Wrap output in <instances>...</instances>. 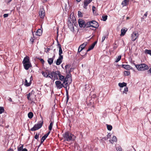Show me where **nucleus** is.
I'll return each instance as SVG.
<instances>
[{
	"mask_svg": "<svg viewBox=\"0 0 151 151\" xmlns=\"http://www.w3.org/2000/svg\"><path fill=\"white\" fill-rule=\"evenodd\" d=\"M58 77L59 79L60 80L63 81V83H64L65 82L69 81L72 80L71 76L69 74L67 75L65 77L64 76L62 75L60 72Z\"/></svg>",
	"mask_w": 151,
	"mask_h": 151,
	"instance_id": "f257e3e1",
	"label": "nucleus"
},
{
	"mask_svg": "<svg viewBox=\"0 0 151 151\" xmlns=\"http://www.w3.org/2000/svg\"><path fill=\"white\" fill-rule=\"evenodd\" d=\"M74 135L68 132H65L62 134L63 138L65 141H70L73 140V137Z\"/></svg>",
	"mask_w": 151,
	"mask_h": 151,
	"instance_id": "f03ea898",
	"label": "nucleus"
},
{
	"mask_svg": "<svg viewBox=\"0 0 151 151\" xmlns=\"http://www.w3.org/2000/svg\"><path fill=\"white\" fill-rule=\"evenodd\" d=\"M60 72L58 70L55 72L53 71L50 72V75L49 77L53 80H58V76L59 75Z\"/></svg>",
	"mask_w": 151,
	"mask_h": 151,
	"instance_id": "7ed1b4c3",
	"label": "nucleus"
},
{
	"mask_svg": "<svg viewBox=\"0 0 151 151\" xmlns=\"http://www.w3.org/2000/svg\"><path fill=\"white\" fill-rule=\"evenodd\" d=\"M135 65L137 69L139 70H147L149 68L148 66L144 63L139 65Z\"/></svg>",
	"mask_w": 151,
	"mask_h": 151,
	"instance_id": "20e7f679",
	"label": "nucleus"
},
{
	"mask_svg": "<svg viewBox=\"0 0 151 151\" xmlns=\"http://www.w3.org/2000/svg\"><path fill=\"white\" fill-rule=\"evenodd\" d=\"M42 119V120L40 121V123L39 124H35L34 127L31 129L30 130L31 131H35L37 130L41 127L42 126L43 121V118L41 117Z\"/></svg>",
	"mask_w": 151,
	"mask_h": 151,
	"instance_id": "39448f33",
	"label": "nucleus"
},
{
	"mask_svg": "<svg viewBox=\"0 0 151 151\" xmlns=\"http://www.w3.org/2000/svg\"><path fill=\"white\" fill-rule=\"evenodd\" d=\"M35 92L32 91L31 92L27 94V99L32 102H34L35 100L36 95H34Z\"/></svg>",
	"mask_w": 151,
	"mask_h": 151,
	"instance_id": "423d86ee",
	"label": "nucleus"
},
{
	"mask_svg": "<svg viewBox=\"0 0 151 151\" xmlns=\"http://www.w3.org/2000/svg\"><path fill=\"white\" fill-rule=\"evenodd\" d=\"M72 80L69 81L65 82L63 84L64 86H63L64 88L66 90V95L67 96V101L69 99L68 98V91L67 90V87L69 86V85L71 83V82Z\"/></svg>",
	"mask_w": 151,
	"mask_h": 151,
	"instance_id": "0eeeda50",
	"label": "nucleus"
},
{
	"mask_svg": "<svg viewBox=\"0 0 151 151\" xmlns=\"http://www.w3.org/2000/svg\"><path fill=\"white\" fill-rule=\"evenodd\" d=\"M55 84L57 88L58 89H60L64 86L63 84L64 83H62L60 81H57L55 82Z\"/></svg>",
	"mask_w": 151,
	"mask_h": 151,
	"instance_id": "6e6552de",
	"label": "nucleus"
},
{
	"mask_svg": "<svg viewBox=\"0 0 151 151\" xmlns=\"http://www.w3.org/2000/svg\"><path fill=\"white\" fill-rule=\"evenodd\" d=\"M78 23L80 27H85V22L82 19H79L78 20Z\"/></svg>",
	"mask_w": 151,
	"mask_h": 151,
	"instance_id": "1a4fd4ad",
	"label": "nucleus"
},
{
	"mask_svg": "<svg viewBox=\"0 0 151 151\" xmlns=\"http://www.w3.org/2000/svg\"><path fill=\"white\" fill-rule=\"evenodd\" d=\"M138 35L139 34L137 32H134L131 35L132 40L133 41H134L138 37Z\"/></svg>",
	"mask_w": 151,
	"mask_h": 151,
	"instance_id": "9d476101",
	"label": "nucleus"
},
{
	"mask_svg": "<svg viewBox=\"0 0 151 151\" xmlns=\"http://www.w3.org/2000/svg\"><path fill=\"white\" fill-rule=\"evenodd\" d=\"M91 27L95 28L98 27L99 26L98 23L94 20L91 21Z\"/></svg>",
	"mask_w": 151,
	"mask_h": 151,
	"instance_id": "9b49d317",
	"label": "nucleus"
},
{
	"mask_svg": "<svg viewBox=\"0 0 151 151\" xmlns=\"http://www.w3.org/2000/svg\"><path fill=\"white\" fill-rule=\"evenodd\" d=\"M70 64H67L65 66V69L66 70V73H68V74L69 75H70V73L71 71V70L72 68H70V70L69 69L70 68Z\"/></svg>",
	"mask_w": 151,
	"mask_h": 151,
	"instance_id": "f8f14e48",
	"label": "nucleus"
},
{
	"mask_svg": "<svg viewBox=\"0 0 151 151\" xmlns=\"http://www.w3.org/2000/svg\"><path fill=\"white\" fill-rule=\"evenodd\" d=\"M45 11L44 9H41L39 12V15L41 18L43 19L45 16Z\"/></svg>",
	"mask_w": 151,
	"mask_h": 151,
	"instance_id": "ddd939ff",
	"label": "nucleus"
},
{
	"mask_svg": "<svg viewBox=\"0 0 151 151\" xmlns=\"http://www.w3.org/2000/svg\"><path fill=\"white\" fill-rule=\"evenodd\" d=\"M50 71L47 70L45 71H42V73L44 77L47 78V77H49V76L50 75Z\"/></svg>",
	"mask_w": 151,
	"mask_h": 151,
	"instance_id": "4468645a",
	"label": "nucleus"
},
{
	"mask_svg": "<svg viewBox=\"0 0 151 151\" xmlns=\"http://www.w3.org/2000/svg\"><path fill=\"white\" fill-rule=\"evenodd\" d=\"M97 41H95L92 44V45L90 46L88 48V49L86 50V52L85 53V55H86L87 54V52L90 50H91L93 49V48L94 47L95 45H96V44L97 43Z\"/></svg>",
	"mask_w": 151,
	"mask_h": 151,
	"instance_id": "2eb2a0df",
	"label": "nucleus"
},
{
	"mask_svg": "<svg viewBox=\"0 0 151 151\" xmlns=\"http://www.w3.org/2000/svg\"><path fill=\"white\" fill-rule=\"evenodd\" d=\"M23 64L24 68L26 70H28L32 66L30 62L28 63Z\"/></svg>",
	"mask_w": 151,
	"mask_h": 151,
	"instance_id": "dca6fc26",
	"label": "nucleus"
},
{
	"mask_svg": "<svg viewBox=\"0 0 151 151\" xmlns=\"http://www.w3.org/2000/svg\"><path fill=\"white\" fill-rule=\"evenodd\" d=\"M87 42H84L83 44L80 45L79 47V49L81 48L79 52H81V51L87 45Z\"/></svg>",
	"mask_w": 151,
	"mask_h": 151,
	"instance_id": "f3484780",
	"label": "nucleus"
},
{
	"mask_svg": "<svg viewBox=\"0 0 151 151\" xmlns=\"http://www.w3.org/2000/svg\"><path fill=\"white\" fill-rule=\"evenodd\" d=\"M92 0H85L84 1L83 7L85 9L87 8V6L92 1Z\"/></svg>",
	"mask_w": 151,
	"mask_h": 151,
	"instance_id": "a211bd4d",
	"label": "nucleus"
},
{
	"mask_svg": "<svg viewBox=\"0 0 151 151\" xmlns=\"http://www.w3.org/2000/svg\"><path fill=\"white\" fill-rule=\"evenodd\" d=\"M30 61L29 60V58L28 56H26L23 59V60L22 61V63L25 64L26 63H30Z\"/></svg>",
	"mask_w": 151,
	"mask_h": 151,
	"instance_id": "6ab92c4d",
	"label": "nucleus"
},
{
	"mask_svg": "<svg viewBox=\"0 0 151 151\" xmlns=\"http://www.w3.org/2000/svg\"><path fill=\"white\" fill-rule=\"evenodd\" d=\"M50 133V131H49L47 133L42 137L41 140V144H42L44 142V140L46 139Z\"/></svg>",
	"mask_w": 151,
	"mask_h": 151,
	"instance_id": "aec40b11",
	"label": "nucleus"
},
{
	"mask_svg": "<svg viewBox=\"0 0 151 151\" xmlns=\"http://www.w3.org/2000/svg\"><path fill=\"white\" fill-rule=\"evenodd\" d=\"M129 0H124L122 1L121 5L123 7L127 6L129 4Z\"/></svg>",
	"mask_w": 151,
	"mask_h": 151,
	"instance_id": "412c9836",
	"label": "nucleus"
},
{
	"mask_svg": "<svg viewBox=\"0 0 151 151\" xmlns=\"http://www.w3.org/2000/svg\"><path fill=\"white\" fill-rule=\"evenodd\" d=\"M55 57V55H54L52 58H48L47 60V61L48 64L50 65H51Z\"/></svg>",
	"mask_w": 151,
	"mask_h": 151,
	"instance_id": "4be33fe9",
	"label": "nucleus"
},
{
	"mask_svg": "<svg viewBox=\"0 0 151 151\" xmlns=\"http://www.w3.org/2000/svg\"><path fill=\"white\" fill-rule=\"evenodd\" d=\"M57 42L58 43V45L59 48V55H61L63 53V51L61 48V45L58 43V41H57Z\"/></svg>",
	"mask_w": 151,
	"mask_h": 151,
	"instance_id": "5701e85b",
	"label": "nucleus"
},
{
	"mask_svg": "<svg viewBox=\"0 0 151 151\" xmlns=\"http://www.w3.org/2000/svg\"><path fill=\"white\" fill-rule=\"evenodd\" d=\"M117 140V139L116 137L115 136H114L112 139L109 140L111 144H113L115 142H116Z\"/></svg>",
	"mask_w": 151,
	"mask_h": 151,
	"instance_id": "b1692460",
	"label": "nucleus"
},
{
	"mask_svg": "<svg viewBox=\"0 0 151 151\" xmlns=\"http://www.w3.org/2000/svg\"><path fill=\"white\" fill-rule=\"evenodd\" d=\"M122 67L127 70H129L131 68V67L128 65H122Z\"/></svg>",
	"mask_w": 151,
	"mask_h": 151,
	"instance_id": "393cba45",
	"label": "nucleus"
},
{
	"mask_svg": "<svg viewBox=\"0 0 151 151\" xmlns=\"http://www.w3.org/2000/svg\"><path fill=\"white\" fill-rule=\"evenodd\" d=\"M42 31L40 29H38L37 30L36 35L38 36H40L42 34Z\"/></svg>",
	"mask_w": 151,
	"mask_h": 151,
	"instance_id": "a878e982",
	"label": "nucleus"
},
{
	"mask_svg": "<svg viewBox=\"0 0 151 151\" xmlns=\"http://www.w3.org/2000/svg\"><path fill=\"white\" fill-rule=\"evenodd\" d=\"M127 31V30H126L125 29H122L121 30V33L120 34V36H124L125 35Z\"/></svg>",
	"mask_w": 151,
	"mask_h": 151,
	"instance_id": "bb28decb",
	"label": "nucleus"
},
{
	"mask_svg": "<svg viewBox=\"0 0 151 151\" xmlns=\"http://www.w3.org/2000/svg\"><path fill=\"white\" fill-rule=\"evenodd\" d=\"M31 82H29L28 83L27 80L25 79V81L24 83V84L26 86L28 87L29 86L31 85Z\"/></svg>",
	"mask_w": 151,
	"mask_h": 151,
	"instance_id": "cd10ccee",
	"label": "nucleus"
},
{
	"mask_svg": "<svg viewBox=\"0 0 151 151\" xmlns=\"http://www.w3.org/2000/svg\"><path fill=\"white\" fill-rule=\"evenodd\" d=\"M68 27L71 30H74V27L73 26V24H72L71 22H70V23L68 24Z\"/></svg>",
	"mask_w": 151,
	"mask_h": 151,
	"instance_id": "c85d7f7f",
	"label": "nucleus"
},
{
	"mask_svg": "<svg viewBox=\"0 0 151 151\" xmlns=\"http://www.w3.org/2000/svg\"><path fill=\"white\" fill-rule=\"evenodd\" d=\"M118 85L120 87H123L126 86L127 83L124 82H123V83H119Z\"/></svg>",
	"mask_w": 151,
	"mask_h": 151,
	"instance_id": "c756f323",
	"label": "nucleus"
},
{
	"mask_svg": "<svg viewBox=\"0 0 151 151\" xmlns=\"http://www.w3.org/2000/svg\"><path fill=\"white\" fill-rule=\"evenodd\" d=\"M53 124V123L52 122H51L50 123L49 126L48 127V129L50 131H50L51 130Z\"/></svg>",
	"mask_w": 151,
	"mask_h": 151,
	"instance_id": "7c9ffc66",
	"label": "nucleus"
},
{
	"mask_svg": "<svg viewBox=\"0 0 151 151\" xmlns=\"http://www.w3.org/2000/svg\"><path fill=\"white\" fill-rule=\"evenodd\" d=\"M85 27L86 28L91 27V21L88 22L85 24Z\"/></svg>",
	"mask_w": 151,
	"mask_h": 151,
	"instance_id": "2f4dec72",
	"label": "nucleus"
},
{
	"mask_svg": "<svg viewBox=\"0 0 151 151\" xmlns=\"http://www.w3.org/2000/svg\"><path fill=\"white\" fill-rule=\"evenodd\" d=\"M145 53L146 54H149L151 56V50L146 49L145 51Z\"/></svg>",
	"mask_w": 151,
	"mask_h": 151,
	"instance_id": "473e14b6",
	"label": "nucleus"
},
{
	"mask_svg": "<svg viewBox=\"0 0 151 151\" xmlns=\"http://www.w3.org/2000/svg\"><path fill=\"white\" fill-rule=\"evenodd\" d=\"M28 116L29 118L31 119L33 117V114L32 112H30L28 113Z\"/></svg>",
	"mask_w": 151,
	"mask_h": 151,
	"instance_id": "72a5a7b5",
	"label": "nucleus"
},
{
	"mask_svg": "<svg viewBox=\"0 0 151 151\" xmlns=\"http://www.w3.org/2000/svg\"><path fill=\"white\" fill-rule=\"evenodd\" d=\"M106 125L107 126V128L108 130L111 131V130L112 127V126L111 125H109L108 124H106Z\"/></svg>",
	"mask_w": 151,
	"mask_h": 151,
	"instance_id": "f704fd0d",
	"label": "nucleus"
},
{
	"mask_svg": "<svg viewBox=\"0 0 151 151\" xmlns=\"http://www.w3.org/2000/svg\"><path fill=\"white\" fill-rule=\"evenodd\" d=\"M32 34H33V37H31L30 39V41L31 42L32 44L34 42V38L35 37H34V35L33 33H32Z\"/></svg>",
	"mask_w": 151,
	"mask_h": 151,
	"instance_id": "c9c22d12",
	"label": "nucleus"
},
{
	"mask_svg": "<svg viewBox=\"0 0 151 151\" xmlns=\"http://www.w3.org/2000/svg\"><path fill=\"white\" fill-rule=\"evenodd\" d=\"M62 60H60L58 59L56 61V64L57 65H59L60 64V63H62Z\"/></svg>",
	"mask_w": 151,
	"mask_h": 151,
	"instance_id": "e433bc0d",
	"label": "nucleus"
},
{
	"mask_svg": "<svg viewBox=\"0 0 151 151\" xmlns=\"http://www.w3.org/2000/svg\"><path fill=\"white\" fill-rule=\"evenodd\" d=\"M4 110V109L3 107H0V114L3 113Z\"/></svg>",
	"mask_w": 151,
	"mask_h": 151,
	"instance_id": "4c0bfd02",
	"label": "nucleus"
},
{
	"mask_svg": "<svg viewBox=\"0 0 151 151\" xmlns=\"http://www.w3.org/2000/svg\"><path fill=\"white\" fill-rule=\"evenodd\" d=\"M124 74L125 76H129V75L130 74V71H125L124 72Z\"/></svg>",
	"mask_w": 151,
	"mask_h": 151,
	"instance_id": "58836bf2",
	"label": "nucleus"
},
{
	"mask_svg": "<svg viewBox=\"0 0 151 151\" xmlns=\"http://www.w3.org/2000/svg\"><path fill=\"white\" fill-rule=\"evenodd\" d=\"M121 56L119 55L118 57V58H117L116 60L115 61V62L116 63L118 62L121 59Z\"/></svg>",
	"mask_w": 151,
	"mask_h": 151,
	"instance_id": "ea45409f",
	"label": "nucleus"
},
{
	"mask_svg": "<svg viewBox=\"0 0 151 151\" xmlns=\"http://www.w3.org/2000/svg\"><path fill=\"white\" fill-rule=\"evenodd\" d=\"M107 18V15L103 16H102V18L103 19V20L104 21H105L106 20Z\"/></svg>",
	"mask_w": 151,
	"mask_h": 151,
	"instance_id": "a19ab883",
	"label": "nucleus"
},
{
	"mask_svg": "<svg viewBox=\"0 0 151 151\" xmlns=\"http://www.w3.org/2000/svg\"><path fill=\"white\" fill-rule=\"evenodd\" d=\"M106 37H107V35H104L102 37L101 42H103L105 40Z\"/></svg>",
	"mask_w": 151,
	"mask_h": 151,
	"instance_id": "79ce46f5",
	"label": "nucleus"
},
{
	"mask_svg": "<svg viewBox=\"0 0 151 151\" xmlns=\"http://www.w3.org/2000/svg\"><path fill=\"white\" fill-rule=\"evenodd\" d=\"M78 16L80 17H83V15L81 12L80 11H78Z\"/></svg>",
	"mask_w": 151,
	"mask_h": 151,
	"instance_id": "37998d69",
	"label": "nucleus"
},
{
	"mask_svg": "<svg viewBox=\"0 0 151 151\" xmlns=\"http://www.w3.org/2000/svg\"><path fill=\"white\" fill-rule=\"evenodd\" d=\"M39 134H37V133L35 135V138L37 140L39 139Z\"/></svg>",
	"mask_w": 151,
	"mask_h": 151,
	"instance_id": "c03bdc74",
	"label": "nucleus"
},
{
	"mask_svg": "<svg viewBox=\"0 0 151 151\" xmlns=\"http://www.w3.org/2000/svg\"><path fill=\"white\" fill-rule=\"evenodd\" d=\"M128 91V88L127 87H126L124 88V91H123L124 93H127V92Z\"/></svg>",
	"mask_w": 151,
	"mask_h": 151,
	"instance_id": "a18cd8bd",
	"label": "nucleus"
},
{
	"mask_svg": "<svg viewBox=\"0 0 151 151\" xmlns=\"http://www.w3.org/2000/svg\"><path fill=\"white\" fill-rule=\"evenodd\" d=\"M147 12L143 16L142 18L143 19L146 18V17H147Z\"/></svg>",
	"mask_w": 151,
	"mask_h": 151,
	"instance_id": "49530a36",
	"label": "nucleus"
},
{
	"mask_svg": "<svg viewBox=\"0 0 151 151\" xmlns=\"http://www.w3.org/2000/svg\"><path fill=\"white\" fill-rule=\"evenodd\" d=\"M40 60V61L42 63L44 64V60L43 59H42L41 58H38Z\"/></svg>",
	"mask_w": 151,
	"mask_h": 151,
	"instance_id": "de8ad7c7",
	"label": "nucleus"
},
{
	"mask_svg": "<svg viewBox=\"0 0 151 151\" xmlns=\"http://www.w3.org/2000/svg\"><path fill=\"white\" fill-rule=\"evenodd\" d=\"M50 50V48H46V49H45V52H46V53H47L48 52H49V51Z\"/></svg>",
	"mask_w": 151,
	"mask_h": 151,
	"instance_id": "09e8293b",
	"label": "nucleus"
},
{
	"mask_svg": "<svg viewBox=\"0 0 151 151\" xmlns=\"http://www.w3.org/2000/svg\"><path fill=\"white\" fill-rule=\"evenodd\" d=\"M58 59L60 60H62L63 59V56L62 55H59V57Z\"/></svg>",
	"mask_w": 151,
	"mask_h": 151,
	"instance_id": "8fccbe9b",
	"label": "nucleus"
},
{
	"mask_svg": "<svg viewBox=\"0 0 151 151\" xmlns=\"http://www.w3.org/2000/svg\"><path fill=\"white\" fill-rule=\"evenodd\" d=\"M23 149V148H22L21 147H18L17 150L18 151H21Z\"/></svg>",
	"mask_w": 151,
	"mask_h": 151,
	"instance_id": "3c124183",
	"label": "nucleus"
},
{
	"mask_svg": "<svg viewBox=\"0 0 151 151\" xmlns=\"http://www.w3.org/2000/svg\"><path fill=\"white\" fill-rule=\"evenodd\" d=\"M8 14H4L3 15V17L4 18L6 17H8Z\"/></svg>",
	"mask_w": 151,
	"mask_h": 151,
	"instance_id": "603ef678",
	"label": "nucleus"
},
{
	"mask_svg": "<svg viewBox=\"0 0 151 151\" xmlns=\"http://www.w3.org/2000/svg\"><path fill=\"white\" fill-rule=\"evenodd\" d=\"M74 24V25H75V26H78V24L75 21L74 22H73Z\"/></svg>",
	"mask_w": 151,
	"mask_h": 151,
	"instance_id": "864d4df0",
	"label": "nucleus"
},
{
	"mask_svg": "<svg viewBox=\"0 0 151 151\" xmlns=\"http://www.w3.org/2000/svg\"><path fill=\"white\" fill-rule=\"evenodd\" d=\"M96 9V7H94V6H93L92 7V11L93 12H94L95 9Z\"/></svg>",
	"mask_w": 151,
	"mask_h": 151,
	"instance_id": "5fc2aeb1",
	"label": "nucleus"
},
{
	"mask_svg": "<svg viewBox=\"0 0 151 151\" xmlns=\"http://www.w3.org/2000/svg\"><path fill=\"white\" fill-rule=\"evenodd\" d=\"M21 151H28L27 150L26 148L23 149Z\"/></svg>",
	"mask_w": 151,
	"mask_h": 151,
	"instance_id": "6e6d98bb",
	"label": "nucleus"
},
{
	"mask_svg": "<svg viewBox=\"0 0 151 151\" xmlns=\"http://www.w3.org/2000/svg\"><path fill=\"white\" fill-rule=\"evenodd\" d=\"M102 139L104 140H106L107 139H108V138H107V137H105L103 138Z\"/></svg>",
	"mask_w": 151,
	"mask_h": 151,
	"instance_id": "4d7b16f0",
	"label": "nucleus"
},
{
	"mask_svg": "<svg viewBox=\"0 0 151 151\" xmlns=\"http://www.w3.org/2000/svg\"><path fill=\"white\" fill-rule=\"evenodd\" d=\"M111 136V135L110 134H108L107 135V138H108H108H109V137H110Z\"/></svg>",
	"mask_w": 151,
	"mask_h": 151,
	"instance_id": "13d9d810",
	"label": "nucleus"
},
{
	"mask_svg": "<svg viewBox=\"0 0 151 151\" xmlns=\"http://www.w3.org/2000/svg\"><path fill=\"white\" fill-rule=\"evenodd\" d=\"M7 151H13V150L12 149L10 148Z\"/></svg>",
	"mask_w": 151,
	"mask_h": 151,
	"instance_id": "bf43d9fd",
	"label": "nucleus"
},
{
	"mask_svg": "<svg viewBox=\"0 0 151 151\" xmlns=\"http://www.w3.org/2000/svg\"><path fill=\"white\" fill-rule=\"evenodd\" d=\"M30 82H31V81L32 80V76H31V77L30 78Z\"/></svg>",
	"mask_w": 151,
	"mask_h": 151,
	"instance_id": "052dcab7",
	"label": "nucleus"
},
{
	"mask_svg": "<svg viewBox=\"0 0 151 151\" xmlns=\"http://www.w3.org/2000/svg\"><path fill=\"white\" fill-rule=\"evenodd\" d=\"M148 72H150L151 74V68L148 70Z\"/></svg>",
	"mask_w": 151,
	"mask_h": 151,
	"instance_id": "680f3d73",
	"label": "nucleus"
},
{
	"mask_svg": "<svg viewBox=\"0 0 151 151\" xmlns=\"http://www.w3.org/2000/svg\"><path fill=\"white\" fill-rule=\"evenodd\" d=\"M12 0H8L7 1V2L8 3H9L12 1Z\"/></svg>",
	"mask_w": 151,
	"mask_h": 151,
	"instance_id": "e2e57ef3",
	"label": "nucleus"
},
{
	"mask_svg": "<svg viewBox=\"0 0 151 151\" xmlns=\"http://www.w3.org/2000/svg\"><path fill=\"white\" fill-rule=\"evenodd\" d=\"M80 49H79V48H78V52H79L80 51Z\"/></svg>",
	"mask_w": 151,
	"mask_h": 151,
	"instance_id": "0e129e2a",
	"label": "nucleus"
},
{
	"mask_svg": "<svg viewBox=\"0 0 151 151\" xmlns=\"http://www.w3.org/2000/svg\"><path fill=\"white\" fill-rule=\"evenodd\" d=\"M130 19L129 17H127V19Z\"/></svg>",
	"mask_w": 151,
	"mask_h": 151,
	"instance_id": "69168bd1",
	"label": "nucleus"
},
{
	"mask_svg": "<svg viewBox=\"0 0 151 151\" xmlns=\"http://www.w3.org/2000/svg\"><path fill=\"white\" fill-rule=\"evenodd\" d=\"M23 145H22V146H21V147L22 148H23Z\"/></svg>",
	"mask_w": 151,
	"mask_h": 151,
	"instance_id": "338daca9",
	"label": "nucleus"
},
{
	"mask_svg": "<svg viewBox=\"0 0 151 151\" xmlns=\"http://www.w3.org/2000/svg\"><path fill=\"white\" fill-rule=\"evenodd\" d=\"M76 1L78 2H79L81 0H76Z\"/></svg>",
	"mask_w": 151,
	"mask_h": 151,
	"instance_id": "774afa93",
	"label": "nucleus"
}]
</instances>
